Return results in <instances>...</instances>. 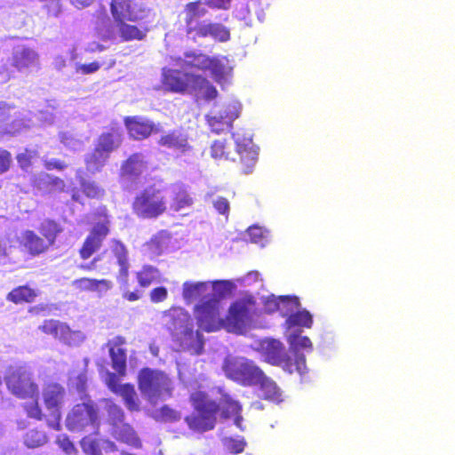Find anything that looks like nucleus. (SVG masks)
I'll return each instance as SVG.
<instances>
[{
  "label": "nucleus",
  "mask_w": 455,
  "mask_h": 455,
  "mask_svg": "<svg viewBox=\"0 0 455 455\" xmlns=\"http://www.w3.org/2000/svg\"><path fill=\"white\" fill-rule=\"evenodd\" d=\"M178 69L163 68V83L166 89L175 92H188L196 97V100H211L217 95L216 89L202 76L188 71L189 68L200 70H210L212 75L219 76L222 66L219 60L211 59L209 56L196 52H188L184 58L176 60Z\"/></svg>",
  "instance_id": "1"
},
{
  "label": "nucleus",
  "mask_w": 455,
  "mask_h": 455,
  "mask_svg": "<svg viewBox=\"0 0 455 455\" xmlns=\"http://www.w3.org/2000/svg\"><path fill=\"white\" fill-rule=\"evenodd\" d=\"M227 292V281H188L182 285L183 299L188 305L198 302L194 313L199 327L208 332L226 328L228 315L221 307V299Z\"/></svg>",
  "instance_id": "2"
},
{
  "label": "nucleus",
  "mask_w": 455,
  "mask_h": 455,
  "mask_svg": "<svg viewBox=\"0 0 455 455\" xmlns=\"http://www.w3.org/2000/svg\"><path fill=\"white\" fill-rule=\"evenodd\" d=\"M110 11L115 23L98 29V36L102 41L116 43L141 40L145 36V32L125 22H135L148 16L150 10L143 4H132L131 0H112Z\"/></svg>",
  "instance_id": "3"
},
{
  "label": "nucleus",
  "mask_w": 455,
  "mask_h": 455,
  "mask_svg": "<svg viewBox=\"0 0 455 455\" xmlns=\"http://www.w3.org/2000/svg\"><path fill=\"white\" fill-rule=\"evenodd\" d=\"M163 323L170 332L174 344L183 351L199 355L204 349V336L195 330L191 315L182 307H172L164 313Z\"/></svg>",
  "instance_id": "4"
},
{
  "label": "nucleus",
  "mask_w": 455,
  "mask_h": 455,
  "mask_svg": "<svg viewBox=\"0 0 455 455\" xmlns=\"http://www.w3.org/2000/svg\"><path fill=\"white\" fill-rule=\"evenodd\" d=\"M229 128L232 131L235 152V156L233 157L232 162L243 173H250L255 167L259 156V148L255 146L252 140V133L248 128H235L231 123Z\"/></svg>",
  "instance_id": "5"
},
{
  "label": "nucleus",
  "mask_w": 455,
  "mask_h": 455,
  "mask_svg": "<svg viewBox=\"0 0 455 455\" xmlns=\"http://www.w3.org/2000/svg\"><path fill=\"white\" fill-rule=\"evenodd\" d=\"M8 390L19 398H34L39 394L33 371L27 365H10L4 376Z\"/></svg>",
  "instance_id": "6"
},
{
  "label": "nucleus",
  "mask_w": 455,
  "mask_h": 455,
  "mask_svg": "<svg viewBox=\"0 0 455 455\" xmlns=\"http://www.w3.org/2000/svg\"><path fill=\"white\" fill-rule=\"evenodd\" d=\"M191 401L196 411V415L186 418V421L191 429L196 431H207L215 426L220 404L210 399L204 392L197 391L191 395Z\"/></svg>",
  "instance_id": "7"
},
{
  "label": "nucleus",
  "mask_w": 455,
  "mask_h": 455,
  "mask_svg": "<svg viewBox=\"0 0 455 455\" xmlns=\"http://www.w3.org/2000/svg\"><path fill=\"white\" fill-rule=\"evenodd\" d=\"M265 361L272 365L283 368L289 374L298 372L303 375L307 371V361L305 355H296L294 359L285 352V347L278 340L270 339L263 346Z\"/></svg>",
  "instance_id": "8"
},
{
  "label": "nucleus",
  "mask_w": 455,
  "mask_h": 455,
  "mask_svg": "<svg viewBox=\"0 0 455 455\" xmlns=\"http://www.w3.org/2000/svg\"><path fill=\"white\" fill-rule=\"evenodd\" d=\"M171 382L166 374L159 371L144 369L139 375V386L142 395L153 404L170 395Z\"/></svg>",
  "instance_id": "9"
},
{
  "label": "nucleus",
  "mask_w": 455,
  "mask_h": 455,
  "mask_svg": "<svg viewBox=\"0 0 455 455\" xmlns=\"http://www.w3.org/2000/svg\"><path fill=\"white\" fill-rule=\"evenodd\" d=\"M66 426L73 432H80L87 427L98 429L100 420L93 403L88 401L75 405L67 416Z\"/></svg>",
  "instance_id": "10"
},
{
  "label": "nucleus",
  "mask_w": 455,
  "mask_h": 455,
  "mask_svg": "<svg viewBox=\"0 0 455 455\" xmlns=\"http://www.w3.org/2000/svg\"><path fill=\"white\" fill-rule=\"evenodd\" d=\"M166 209L161 191L154 187L138 195L133 203L134 212L142 218H155Z\"/></svg>",
  "instance_id": "11"
},
{
  "label": "nucleus",
  "mask_w": 455,
  "mask_h": 455,
  "mask_svg": "<svg viewBox=\"0 0 455 455\" xmlns=\"http://www.w3.org/2000/svg\"><path fill=\"white\" fill-rule=\"evenodd\" d=\"M109 220L105 209H100L98 220L87 235L81 250L80 256L84 259H89L101 246L102 242L109 232Z\"/></svg>",
  "instance_id": "12"
},
{
  "label": "nucleus",
  "mask_w": 455,
  "mask_h": 455,
  "mask_svg": "<svg viewBox=\"0 0 455 455\" xmlns=\"http://www.w3.org/2000/svg\"><path fill=\"white\" fill-rule=\"evenodd\" d=\"M262 369L253 361L235 358L229 361V379L243 387H253Z\"/></svg>",
  "instance_id": "13"
},
{
  "label": "nucleus",
  "mask_w": 455,
  "mask_h": 455,
  "mask_svg": "<svg viewBox=\"0 0 455 455\" xmlns=\"http://www.w3.org/2000/svg\"><path fill=\"white\" fill-rule=\"evenodd\" d=\"M253 303L250 300L240 299L229 307V331L235 334H245L252 321Z\"/></svg>",
  "instance_id": "14"
},
{
  "label": "nucleus",
  "mask_w": 455,
  "mask_h": 455,
  "mask_svg": "<svg viewBox=\"0 0 455 455\" xmlns=\"http://www.w3.org/2000/svg\"><path fill=\"white\" fill-rule=\"evenodd\" d=\"M44 333L52 335L55 339L69 347H78L85 339L81 331H72L68 324L59 320L50 319L39 326Z\"/></svg>",
  "instance_id": "15"
},
{
  "label": "nucleus",
  "mask_w": 455,
  "mask_h": 455,
  "mask_svg": "<svg viewBox=\"0 0 455 455\" xmlns=\"http://www.w3.org/2000/svg\"><path fill=\"white\" fill-rule=\"evenodd\" d=\"M11 65L18 72L28 75L40 69V55L34 48L18 45L12 50Z\"/></svg>",
  "instance_id": "16"
},
{
  "label": "nucleus",
  "mask_w": 455,
  "mask_h": 455,
  "mask_svg": "<svg viewBox=\"0 0 455 455\" xmlns=\"http://www.w3.org/2000/svg\"><path fill=\"white\" fill-rule=\"evenodd\" d=\"M106 383L114 393L123 397L126 407L130 411L140 410V400L133 386L130 384H119V378L115 373L110 372L107 374Z\"/></svg>",
  "instance_id": "17"
},
{
  "label": "nucleus",
  "mask_w": 455,
  "mask_h": 455,
  "mask_svg": "<svg viewBox=\"0 0 455 455\" xmlns=\"http://www.w3.org/2000/svg\"><path fill=\"white\" fill-rule=\"evenodd\" d=\"M255 386L259 387L261 393L259 396L263 400L274 403H280L283 401L282 389L274 379L267 376L263 370H261Z\"/></svg>",
  "instance_id": "18"
},
{
  "label": "nucleus",
  "mask_w": 455,
  "mask_h": 455,
  "mask_svg": "<svg viewBox=\"0 0 455 455\" xmlns=\"http://www.w3.org/2000/svg\"><path fill=\"white\" fill-rule=\"evenodd\" d=\"M71 286L79 291L96 292L99 298L103 297L110 291L114 284L108 279H93L83 277L72 281Z\"/></svg>",
  "instance_id": "19"
},
{
  "label": "nucleus",
  "mask_w": 455,
  "mask_h": 455,
  "mask_svg": "<svg viewBox=\"0 0 455 455\" xmlns=\"http://www.w3.org/2000/svg\"><path fill=\"white\" fill-rule=\"evenodd\" d=\"M125 125L131 137L135 140L147 138L153 132H160L158 126L140 116L127 117L125 119Z\"/></svg>",
  "instance_id": "20"
},
{
  "label": "nucleus",
  "mask_w": 455,
  "mask_h": 455,
  "mask_svg": "<svg viewBox=\"0 0 455 455\" xmlns=\"http://www.w3.org/2000/svg\"><path fill=\"white\" fill-rule=\"evenodd\" d=\"M125 344V339L116 336L110 339L107 346L112 361V366L120 375H124L126 370V352L122 347Z\"/></svg>",
  "instance_id": "21"
},
{
  "label": "nucleus",
  "mask_w": 455,
  "mask_h": 455,
  "mask_svg": "<svg viewBox=\"0 0 455 455\" xmlns=\"http://www.w3.org/2000/svg\"><path fill=\"white\" fill-rule=\"evenodd\" d=\"M65 388L57 383L48 384L43 390V398L46 408L52 412L60 411L64 404Z\"/></svg>",
  "instance_id": "22"
},
{
  "label": "nucleus",
  "mask_w": 455,
  "mask_h": 455,
  "mask_svg": "<svg viewBox=\"0 0 455 455\" xmlns=\"http://www.w3.org/2000/svg\"><path fill=\"white\" fill-rule=\"evenodd\" d=\"M147 162L141 154H133L122 166V180L124 183L133 182L145 171Z\"/></svg>",
  "instance_id": "23"
},
{
  "label": "nucleus",
  "mask_w": 455,
  "mask_h": 455,
  "mask_svg": "<svg viewBox=\"0 0 455 455\" xmlns=\"http://www.w3.org/2000/svg\"><path fill=\"white\" fill-rule=\"evenodd\" d=\"M20 244L32 256H38L44 253L50 246L44 239L41 238L31 230L24 231L20 237Z\"/></svg>",
  "instance_id": "24"
},
{
  "label": "nucleus",
  "mask_w": 455,
  "mask_h": 455,
  "mask_svg": "<svg viewBox=\"0 0 455 455\" xmlns=\"http://www.w3.org/2000/svg\"><path fill=\"white\" fill-rule=\"evenodd\" d=\"M32 182L34 186L42 193L61 191L65 188V183L62 180L45 172H41L37 175H35Z\"/></svg>",
  "instance_id": "25"
},
{
  "label": "nucleus",
  "mask_w": 455,
  "mask_h": 455,
  "mask_svg": "<svg viewBox=\"0 0 455 455\" xmlns=\"http://www.w3.org/2000/svg\"><path fill=\"white\" fill-rule=\"evenodd\" d=\"M170 194V208L174 212L182 211L193 204L192 198L183 185H173L171 188Z\"/></svg>",
  "instance_id": "26"
},
{
  "label": "nucleus",
  "mask_w": 455,
  "mask_h": 455,
  "mask_svg": "<svg viewBox=\"0 0 455 455\" xmlns=\"http://www.w3.org/2000/svg\"><path fill=\"white\" fill-rule=\"evenodd\" d=\"M109 431L111 435L117 441H120L133 447L140 446V439L137 436L135 431L129 424L125 422L121 423L115 428H110Z\"/></svg>",
  "instance_id": "27"
},
{
  "label": "nucleus",
  "mask_w": 455,
  "mask_h": 455,
  "mask_svg": "<svg viewBox=\"0 0 455 455\" xmlns=\"http://www.w3.org/2000/svg\"><path fill=\"white\" fill-rule=\"evenodd\" d=\"M158 143L177 151L185 152L189 147L187 136L179 131H172L165 135H163Z\"/></svg>",
  "instance_id": "28"
},
{
  "label": "nucleus",
  "mask_w": 455,
  "mask_h": 455,
  "mask_svg": "<svg viewBox=\"0 0 455 455\" xmlns=\"http://www.w3.org/2000/svg\"><path fill=\"white\" fill-rule=\"evenodd\" d=\"M121 142V132L117 129H112L110 132L102 133L100 136L96 147L109 156L111 152L120 146Z\"/></svg>",
  "instance_id": "29"
},
{
  "label": "nucleus",
  "mask_w": 455,
  "mask_h": 455,
  "mask_svg": "<svg viewBox=\"0 0 455 455\" xmlns=\"http://www.w3.org/2000/svg\"><path fill=\"white\" fill-rule=\"evenodd\" d=\"M109 250L116 259L117 264L120 267V275L126 277L129 269L128 251L126 247L117 240H111L109 243Z\"/></svg>",
  "instance_id": "30"
},
{
  "label": "nucleus",
  "mask_w": 455,
  "mask_h": 455,
  "mask_svg": "<svg viewBox=\"0 0 455 455\" xmlns=\"http://www.w3.org/2000/svg\"><path fill=\"white\" fill-rule=\"evenodd\" d=\"M170 241L171 237L169 233L161 231L146 244V249L148 251L150 256H158L168 250Z\"/></svg>",
  "instance_id": "31"
},
{
  "label": "nucleus",
  "mask_w": 455,
  "mask_h": 455,
  "mask_svg": "<svg viewBox=\"0 0 455 455\" xmlns=\"http://www.w3.org/2000/svg\"><path fill=\"white\" fill-rule=\"evenodd\" d=\"M102 409L108 415L110 428H115L124 422V413L120 406L110 400L102 401Z\"/></svg>",
  "instance_id": "32"
},
{
  "label": "nucleus",
  "mask_w": 455,
  "mask_h": 455,
  "mask_svg": "<svg viewBox=\"0 0 455 455\" xmlns=\"http://www.w3.org/2000/svg\"><path fill=\"white\" fill-rule=\"evenodd\" d=\"M285 325L287 328H310L313 325V317L307 310H298L286 318Z\"/></svg>",
  "instance_id": "33"
},
{
  "label": "nucleus",
  "mask_w": 455,
  "mask_h": 455,
  "mask_svg": "<svg viewBox=\"0 0 455 455\" xmlns=\"http://www.w3.org/2000/svg\"><path fill=\"white\" fill-rule=\"evenodd\" d=\"M109 156L96 147L95 150L85 157V164L88 172L95 173L105 165Z\"/></svg>",
  "instance_id": "34"
},
{
  "label": "nucleus",
  "mask_w": 455,
  "mask_h": 455,
  "mask_svg": "<svg viewBox=\"0 0 455 455\" xmlns=\"http://www.w3.org/2000/svg\"><path fill=\"white\" fill-rule=\"evenodd\" d=\"M137 281L141 287H148L153 282L160 279L159 270L152 266L145 265L136 274Z\"/></svg>",
  "instance_id": "35"
},
{
  "label": "nucleus",
  "mask_w": 455,
  "mask_h": 455,
  "mask_svg": "<svg viewBox=\"0 0 455 455\" xmlns=\"http://www.w3.org/2000/svg\"><path fill=\"white\" fill-rule=\"evenodd\" d=\"M197 34L202 36H211L220 41L228 39V31L220 24H202L198 27Z\"/></svg>",
  "instance_id": "36"
},
{
  "label": "nucleus",
  "mask_w": 455,
  "mask_h": 455,
  "mask_svg": "<svg viewBox=\"0 0 455 455\" xmlns=\"http://www.w3.org/2000/svg\"><path fill=\"white\" fill-rule=\"evenodd\" d=\"M36 295V291L28 286H20L9 292L7 299L14 303L30 302Z\"/></svg>",
  "instance_id": "37"
},
{
  "label": "nucleus",
  "mask_w": 455,
  "mask_h": 455,
  "mask_svg": "<svg viewBox=\"0 0 455 455\" xmlns=\"http://www.w3.org/2000/svg\"><path fill=\"white\" fill-rule=\"evenodd\" d=\"M205 12H206L205 4H203L201 2L190 3L187 5L186 20H187L188 28V34H191V32H192L194 19L204 15Z\"/></svg>",
  "instance_id": "38"
},
{
  "label": "nucleus",
  "mask_w": 455,
  "mask_h": 455,
  "mask_svg": "<svg viewBox=\"0 0 455 455\" xmlns=\"http://www.w3.org/2000/svg\"><path fill=\"white\" fill-rule=\"evenodd\" d=\"M23 440L27 447L36 448L47 443V436L44 431L33 428L25 434Z\"/></svg>",
  "instance_id": "39"
},
{
  "label": "nucleus",
  "mask_w": 455,
  "mask_h": 455,
  "mask_svg": "<svg viewBox=\"0 0 455 455\" xmlns=\"http://www.w3.org/2000/svg\"><path fill=\"white\" fill-rule=\"evenodd\" d=\"M41 234L44 236V241L49 243V246L53 244L57 235L60 232L58 224L52 220H45L41 224Z\"/></svg>",
  "instance_id": "40"
},
{
  "label": "nucleus",
  "mask_w": 455,
  "mask_h": 455,
  "mask_svg": "<svg viewBox=\"0 0 455 455\" xmlns=\"http://www.w3.org/2000/svg\"><path fill=\"white\" fill-rule=\"evenodd\" d=\"M102 439H96L88 435L81 440L83 451L89 455H101Z\"/></svg>",
  "instance_id": "41"
},
{
  "label": "nucleus",
  "mask_w": 455,
  "mask_h": 455,
  "mask_svg": "<svg viewBox=\"0 0 455 455\" xmlns=\"http://www.w3.org/2000/svg\"><path fill=\"white\" fill-rule=\"evenodd\" d=\"M35 123L27 116L22 118L15 119L6 127L4 133L16 134L34 126Z\"/></svg>",
  "instance_id": "42"
},
{
  "label": "nucleus",
  "mask_w": 455,
  "mask_h": 455,
  "mask_svg": "<svg viewBox=\"0 0 455 455\" xmlns=\"http://www.w3.org/2000/svg\"><path fill=\"white\" fill-rule=\"evenodd\" d=\"M81 188L84 195L91 198H100L104 190L94 181L81 179Z\"/></svg>",
  "instance_id": "43"
},
{
  "label": "nucleus",
  "mask_w": 455,
  "mask_h": 455,
  "mask_svg": "<svg viewBox=\"0 0 455 455\" xmlns=\"http://www.w3.org/2000/svg\"><path fill=\"white\" fill-rule=\"evenodd\" d=\"M287 341L295 349H312V342L307 336H301L299 334H291Z\"/></svg>",
  "instance_id": "44"
},
{
  "label": "nucleus",
  "mask_w": 455,
  "mask_h": 455,
  "mask_svg": "<svg viewBox=\"0 0 455 455\" xmlns=\"http://www.w3.org/2000/svg\"><path fill=\"white\" fill-rule=\"evenodd\" d=\"M242 405L240 403L236 401L229 400V418H233L234 425L236 426L241 430H243L244 427L242 426L243 419L241 415Z\"/></svg>",
  "instance_id": "45"
},
{
  "label": "nucleus",
  "mask_w": 455,
  "mask_h": 455,
  "mask_svg": "<svg viewBox=\"0 0 455 455\" xmlns=\"http://www.w3.org/2000/svg\"><path fill=\"white\" fill-rule=\"evenodd\" d=\"M287 307L289 310L292 311L298 309L300 307V301L299 297L294 295H283L279 296L276 301L277 309H281V307Z\"/></svg>",
  "instance_id": "46"
},
{
  "label": "nucleus",
  "mask_w": 455,
  "mask_h": 455,
  "mask_svg": "<svg viewBox=\"0 0 455 455\" xmlns=\"http://www.w3.org/2000/svg\"><path fill=\"white\" fill-rule=\"evenodd\" d=\"M37 398L38 395L36 397L31 398L32 401L25 403L23 404V409L29 418L41 419L43 413L41 408L38 405Z\"/></svg>",
  "instance_id": "47"
},
{
  "label": "nucleus",
  "mask_w": 455,
  "mask_h": 455,
  "mask_svg": "<svg viewBox=\"0 0 455 455\" xmlns=\"http://www.w3.org/2000/svg\"><path fill=\"white\" fill-rule=\"evenodd\" d=\"M36 157L37 152L36 150L25 149L17 156V161L23 170H28L32 164V161Z\"/></svg>",
  "instance_id": "48"
},
{
  "label": "nucleus",
  "mask_w": 455,
  "mask_h": 455,
  "mask_svg": "<svg viewBox=\"0 0 455 455\" xmlns=\"http://www.w3.org/2000/svg\"><path fill=\"white\" fill-rule=\"evenodd\" d=\"M60 141L67 148L72 150H78L83 147V141L79 139H76L73 136V134L69 132H63L60 134Z\"/></svg>",
  "instance_id": "49"
},
{
  "label": "nucleus",
  "mask_w": 455,
  "mask_h": 455,
  "mask_svg": "<svg viewBox=\"0 0 455 455\" xmlns=\"http://www.w3.org/2000/svg\"><path fill=\"white\" fill-rule=\"evenodd\" d=\"M100 65L99 62L94 61L89 64L76 63L75 69L77 74L90 75L99 70Z\"/></svg>",
  "instance_id": "50"
},
{
  "label": "nucleus",
  "mask_w": 455,
  "mask_h": 455,
  "mask_svg": "<svg viewBox=\"0 0 455 455\" xmlns=\"http://www.w3.org/2000/svg\"><path fill=\"white\" fill-rule=\"evenodd\" d=\"M57 443L62 451L68 455H74L76 452V449L73 443L65 435H60L57 438Z\"/></svg>",
  "instance_id": "51"
},
{
  "label": "nucleus",
  "mask_w": 455,
  "mask_h": 455,
  "mask_svg": "<svg viewBox=\"0 0 455 455\" xmlns=\"http://www.w3.org/2000/svg\"><path fill=\"white\" fill-rule=\"evenodd\" d=\"M247 445L243 437L229 438V451L233 453H241Z\"/></svg>",
  "instance_id": "52"
},
{
  "label": "nucleus",
  "mask_w": 455,
  "mask_h": 455,
  "mask_svg": "<svg viewBox=\"0 0 455 455\" xmlns=\"http://www.w3.org/2000/svg\"><path fill=\"white\" fill-rule=\"evenodd\" d=\"M50 15L57 17L60 12V0H39Z\"/></svg>",
  "instance_id": "53"
},
{
  "label": "nucleus",
  "mask_w": 455,
  "mask_h": 455,
  "mask_svg": "<svg viewBox=\"0 0 455 455\" xmlns=\"http://www.w3.org/2000/svg\"><path fill=\"white\" fill-rule=\"evenodd\" d=\"M168 291L164 287H157L150 291V299L154 303H158L167 299Z\"/></svg>",
  "instance_id": "54"
},
{
  "label": "nucleus",
  "mask_w": 455,
  "mask_h": 455,
  "mask_svg": "<svg viewBox=\"0 0 455 455\" xmlns=\"http://www.w3.org/2000/svg\"><path fill=\"white\" fill-rule=\"evenodd\" d=\"M249 239L252 243H259L264 237L263 229L257 226L249 227L247 229Z\"/></svg>",
  "instance_id": "55"
},
{
  "label": "nucleus",
  "mask_w": 455,
  "mask_h": 455,
  "mask_svg": "<svg viewBox=\"0 0 455 455\" xmlns=\"http://www.w3.org/2000/svg\"><path fill=\"white\" fill-rule=\"evenodd\" d=\"M71 385L76 387L79 392H83L85 389L87 382V376L85 372H81L76 377H70Z\"/></svg>",
  "instance_id": "56"
},
{
  "label": "nucleus",
  "mask_w": 455,
  "mask_h": 455,
  "mask_svg": "<svg viewBox=\"0 0 455 455\" xmlns=\"http://www.w3.org/2000/svg\"><path fill=\"white\" fill-rule=\"evenodd\" d=\"M12 163L11 154L4 149L0 148V173L8 171Z\"/></svg>",
  "instance_id": "57"
},
{
  "label": "nucleus",
  "mask_w": 455,
  "mask_h": 455,
  "mask_svg": "<svg viewBox=\"0 0 455 455\" xmlns=\"http://www.w3.org/2000/svg\"><path fill=\"white\" fill-rule=\"evenodd\" d=\"M225 148L224 141H215L212 146V156L215 159L225 157Z\"/></svg>",
  "instance_id": "58"
},
{
  "label": "nucleus",
  "mask_w": 455,
  "mask_h": 455,
  "mask_svg": "<svg viewBox=\"0 0 455 455\" xmlns=\"http://www.w3.org/2000/svg\"><path fill=\"white\" fill-rule=\"evenodd\" d=\"M242 105L239 100H232L229 103V118L235 119L240 116Z\"/></svg>",
  "instance_id": "59"
},
{
  "label": "nucleus",
  "mask_w": 455,
  "mask_h": 455,
  "mask_svg": "<svg viewBox=\"0 0 455 455\" xmlns=\"http://www.w3.org/2000/svg\"><path fill=\"white\" fill-rule=\"evenodd\" d=\"M53 119L54 116L52 112L49 110L40 111L37 117V120L40 122V124L44 125L52 124Z\"/></svg>",
  "instance_id": "60"
},
{
  "label": "nucleus",
  "mask_w": 455,
  "mask_h": 455,
  "mask_svg": "<svg viewBox=\"0 0 455 455\" xmlns=\"http://www.w3.org/2000/svg\"><path fill=\"white\" fill-rule=\"evenodd\" d=\"M12 253V247L8 245V242L0 239V259L8 258Z\"/></svg>",
  "instance_id": "61"
},
{
  "label": "nucleus",
  "mask_w": 455,
  "mask_h": 455,
  "mask_svg": "<svg viewBox=\"0 0 455 455\" xmlns=\"http://www.w3.org/2000/svg\"><path fill=\"white\" fill-rule=\"evenodd\" d=\"M53 68L58 71H62L67 67V58L63 55H57L52 61Z\"/></svg>",
  "instance_id": "62"
},
{
  "label": "nucleus",
  "mask_w": 455,
  "mask_h": 455,
  "mask_svg": "<svg viewBox=\"0 0 455 455\" xmlns=\"http://www.w3.org/2000/svg\"><path fill=\"white\" fill-rule=\"evenodd\" d=\"M214 208L221 214H224L228 210V202L225 198L220 197L213 201Z\"/></svg>",
  "instance_id": "63"
},
{
  "label": "nucleus",
  "mask_w": 455,
  "mask_h": 455,
  "mask_svg": "<svg viewBox=\"0 0 455 455\" xmlns=\"http://www.w3.org/2000/svg\"><path fill=\"white\" fill-rule=\"evenodd\" d=\"M209 124L216 133H220L223 131L225 126V124L219 122L215 117L209 119Z\"/></svg>",
  "instance_id": "64"
}]
</instances>
